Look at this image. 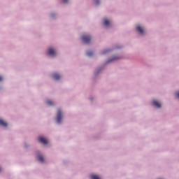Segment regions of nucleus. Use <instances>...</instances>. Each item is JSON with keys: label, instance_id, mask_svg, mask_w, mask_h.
Returning <instances> with one entry per match:
<instances>
[{"label": "nucleus", "instance_id": "1", "mask_svg": "<svg viewBox=\"0 0 179 179\" xmlns=\"http://www.w3.org/2000/svg\"><path fill=\"white\" fill-rule=\"evenodd\" d=\"M62 120V113L61 112V109H58L57 115V117H56L57 124H61Z\"/></svg>", "mask_w": 179, "mask_h": 179}, {"label": "nucleus", "instance_id": "2", "mask_svg": "<svg viewBox=\"0 0 179 179\" xmlns=\"http://www.w3.org/2000/svg\"><path fill=\"white\" fill-rule=\"evenodd\" d=\"M82 40L85 43V44H87L89 43H90V41L92 40V38H90V36L88 35H83L82 36Z\"/></svg>", "mask_w": 179, "mask_h": 179}, {"label": "nucleus", "instance_id": "3", "mask_svg": "<svg viewBox=\"0 0 179 179\" xmlns=\"http://www.w3.org/2000/svg\"><path fill=\"white\" fill-rule=\"evenodd\" d=\"M47 54L48 55H50V57H55V50L52 48H50L48 49Z\"/></svg>", "mask_w": 179, "mask_h": 179}, {"label": "nucleus", "instance_id": "4", "mask_svg": "<svg viewBox=\"0 0 179 179\" xmlns=\"http://www.w3.org/2000/svg\"><path fill=\"white\" fill-rule=\"evenodd\" d=\"M38 141L41 142V143H43V145H47L48 143V141H47V139H45L43 137H39Z\"/></svg>", "mask_w": 179, "mask_h": 179}, {"label": "nucleus", "instance_id": "5", "mask_svg": "<svg viewBox=\"0 0 179 179\" xmlns=\"http://www.w3.org/2000/svg\"><path fill=\"white\" fill-rule=\"evenodd\" d=\"M152 104H153V106L157 107V108H160V107H162V106L160 105V103L157 102V101H156V100L153 101Z\"/></svg>", "mask_w": 179, "mask_h": 179}, {"label": "nucleus", "instance_id": "6", "mask_svg": "<svg viewBox=\"0 0 179 179\" xmlns=\"http://www.w3.org/2000/svg\"><path fill=\"white\" fill-rule=\"evenodd\" d=\"M52 78L53 79H55V80H59V79L61 78V76L58 73H54L52 75Z\"/></svg>", "mask_w": 179, "mask_h": 179}, {"label": "nucleus", "instance_id": "7", "mask_svg": "<svg viewBox=\"0 0 179 179\" xmlns=\"http://www.w3.org/2000/svg\"><path fill=\"white\" fill-rule=\"evenodd\" d=\"M136 30L137 31H138L140 33V34H143V29H142V27L141 26H137L136 27Z\"/></svg>", "mask_w": 179, "mask_h": 179}, {"label": "nucleus", "instance_id": "8", "mask_svg": "<svg viewBox=\"0 0 179 179\" xmlns=\"http://www.w3.org/2000/svg\"><path fill=\"white\" fill-rule=\"evenodd\" d=\"M103 24L106 27H110V21L108 20H107V19H104L103 20Z\"/></svg>", "mask_w": 179, "mask_h": 179}, {"label": "nucleus", "instance_id": "9", "mask_svg": "<svg viewBox=\"0 0 179 179\" xmlns=\"http://www.w3.org/2000/svg\"><path fill=\"white\" fill-rule=\"evenodd\" d=\"M0 125H1L2 127H8V123L3 121V120L0 119Z\"/></svg>", "mask_w": 179, "mask_h": 179}, {"label": "nucleus", "instance_id": "10", "mask_svg": "<svg viewBox=\"0 0 179 179\" xmlns=\"http://www.w3.org/2000/svg\"><path fill=\"white\" fill-rule=\"evenodd\" d=\"M37 159L41 163H44V157H43V156L38 155Z\"/></svg>", "mask_w": 179, "mask_h": 179}, {"label": "nucleus", "instance_id": "11", "mask_svg": "<svg viewBox=\"0 0 179 179\" xmlns=\"http://www.w3.org/2000/svg\"><path fill=\"white\" fill-rule=\"evenodd\" d=\"M90 178L91 179H100V177H99V176H97V175L92 174V175H90Z\"/></svg>", "mask_w": 179, "mask_h": 179}, {"label": "nucleus", "instance_id": "12", "mask_svg": "<svg viewBox=\"0 0 179 179\" xmlns=\"http://www.w3.org/2000/svg\"><path fill=\"white\" fill-rule=\"evenodd\" d=\"M46 103L47 104H48V106H52V104H54V103L51 100H48Z\"/></svg>", "mask_w": 179, "mask_h": 179}, {"label": "nucleus", "instance_id": "13", "mask_svg": "<svg viewBox=\"0 0 179 179\" xmlns=\"http://www.w3.org/2000/svg\"><path fill=\"white\" fill-rule=\"evenodd\" d=\"M87 55H88V57H92V55H93V52H90V51L87 52Z\"/></svg>", "mask_w": 179, "mask_h": 179}, {"label": "nucleus", "instance_id": "14", "mask_svg": "<svg viewBox=\"0 0 179 179\" xmlns=\"http://www.w3.org/2000/svg\"><path fill=\"white\" fill-rule=\"evenodd\" d=\"M176 97H177L178 99H179V92L176 93Z\"/></svg>", "mask_w": 179, "mask_h": 179}, {"label": "nucleus", "instance_id": "15", "mask_svg": "<svg viewBox=\"0 0 179 179\" xmlns=\"http://www.w3.org/2000/svg\"><path fill=\"white\" fill-rule=\"evenodd\" d=\"M95 3H96V5H99L100 3V1L99 0H96Z\"/></svg>", "mask_w": 179, "mask_h": 179}, {"label": "nucleus", "instance_id": "16", "mask_svg": "<svg viewBox=\"0 0 179 179\" xmlns=\"http://www.w3.org/2000/svg\"><path fill=\"white\" fill-rule=\"evenodd\" d=\"M63 3H66L68 2V0H62Z\"/></svg>", "mask_w": 179, "mask_h": 179}, {"label": "nucleus", "instance_id": "17", "mask_svg": "<svg viewBox=\"0 0 179 179\" xmlns=\"http://www.w3.org/2000/svg\"><path fill=\"white\" fill-rule=\"evenodd\" d=\"M2 80V76H0V82Z\"/></svg>", "mask_w": 179, "mask_h": 179}, {"label": "nucleus", "instance_id": "18", "mask_svg": "<svg viewBox=\"0 0 179 179\" xmlns=\"http://www.w3.org/2000/svg\"><path fill=\"white\" fill-rule=\"evenodd\" d=\"M116 48H121V47H116Z\"/></svg>", "mask_w": 179, "mask_h": 179}, {"label": "nucleus", "instance_id": "19", "mask_svg": "<svg viewBox=\"0 0 179 179\" xmlns=\"http://www.w3.org/2000/svg\"><path fill=\"white\" fill-rule=\"evenodd\" d=\"M106 52H103V54H106Z\"/></svg>", "mask_w": 179, "mask_h": 179}, {"label": "nucleus", "instance_id": "20", "mask_svg": "<svg viewBox=\"0 0 179 179\" xmlns=\"http://www.w3.org/2000/svg\"><path fill=\"white\" fill-rule=\"evenodd\" d=\"M114 59H117V58H114V59H113V60H114Z\"/></svg>", "mask_w": 179, "mask_h": 179}, {"label": "nucleus", "instance_id": "21", "mask_svg": "<svg viewBox=\"0 0 179 179\" xmlns=\"http://www.w3.org/2000/svg\"><path fill=\"white\" fill-rule=\"evenodd\" d=\"M52 16H54V15L52 14Z\"/></svg>", "mask_w": 179, "mask_h": 179}, {"label": "nucleus", "instance_id": "22", "mask_svg": "<svg viewBox=\"0 0 179 179\" xmlns=\"http://www.w3.org/2000/svg\"><path fill=\"white\" fill-rule=\"evenodd\" d=\"M0 171H1V168H0Z\"/></svg>", "mask_w": 179, "mask_h": 179}]
</instances>
